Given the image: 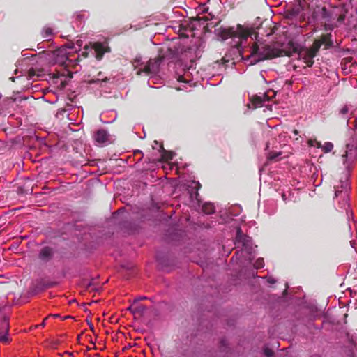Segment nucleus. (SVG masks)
Returning a JSON list of instances; mask_svg holds the SVG:
<instances>
[{
    "instance_id": "nucleus-9",
    "label": "nucleus",
    "mask_w": 357,
    "mask_h": 357,
    "mask_svg": "<svg viewBox=\"0 0 357 357\" xmlns=\"http://www.w3.org/2000/svg\"><path fill=\"white\" fill-rule=\"evenodd\" d=\"M236 240L238 243H241L243 247H247L250 241V238L244 235L240 228L237 229Z\"/></svg>"
},
{
    "instance_id": "nucleus-26",
    "label": "nucleus",
    "mask_w": 357,
    "mask_h": 357,
    "mask_svg": "<svg viewBox=\"0 0 357 357\" xmlns=\"http://www.w3.org/2000/svg\"><path fill=\"white\" fill-rule=\"evenodd\" d=\"M59 52H63V50H59Z\"/></svg>"
},
{
    "instance_id": "nucleus-14",
    "label": "nucleus",
    "mask_w": 357,
    "mask_h": 357,
    "mask_svg": "<svg viewBox=\"0 0 357 357\" xmlns=\"http://www.w3.org/2000/svg\"><path fill=\"white\" fill-rule=\"evenodd\" d=\"M330 34L325 35L320 40L321 41L324 42L323 44H326L327 47L332 45V42L330 40Z\"/></svg>"
},
{
    "instance_id": "nucleus-23",
    "label": "nucleus",
    "mask_w": 357,
    "mask_h": 357,
    "mask_svg": "<svg viewBox=\"0 0 357 357\" xmlns=\"http://www.w3.org/2000/svg\"><path fill=\"white\" fill-rule=\"evenodd\" d=\"M143 299H146V297H140V298H139V300H143Z\"/></svg>"
},
{
    "instance_id": "nucleus-13",
    "label": "nucleus",
    "mask_w": 357,
    "mask_h": 357,
    "mask_svg": "<svg viewBox=\"0 0 357 357\" xmlns=\"http://www.w3.org/2000/svg\"><path fill=\"white\" fill-rule=\"evenodd\" d=\"M349 110L350 107L348 105H344L340 110V114L342 116V118L347 119Z\"/></svg>"
},
{
    "instance_id": "nucleus-6",
    "label": "nucleus",
    "mask_w": 357,
    "mask_h": 357,
    "mask_svg": "<svg viewBox=\"0 0 357 357\" xmlns=\"http://www.w3.org/2000/svg\"><path fill=\"white\" fill-rule=\"evenodd\" d=\"M323 43L324 42L319 40L314 41L312 47L308 52V59L306 61V63L308 66H312L314 63L313 58L316 56L321 45H323Z\"/></svg>"
},
{
    "instance_id": "nucleus-19",
    "label": "nucleus",
    "mask_w": 357,
    "mask_h": 357,
    "mask_svg": "<svg viewBox=\"0 0 357 357\" xmlns=\"http://www.w3.org/2000/svg\"><path fill=\"white\" fill-rule=\"evenodd\" d=\"M264 352H265V354H266L267 356H268V357L271 356H272V354H273L272 351H271V350H270V349H265V351H264Z\"/></svg>"
},
{
    "instance_id": "nucleus-10",
    "label": "nucleus",
    "mask_w": 357,
    "mask_h": 357,
    "mask_svg": "<svg viewBox=\"0 0 357 357\" xmlns=\"http://www.w3.org/2000/svg\"><path fill=\"white\" fill-rule=\"evenodd\" d=\"M52 254V250L50 248L44 247L39 253V257L43 261H47L51 259Z\"/></svg>"
},
{
    "instance_id": "nucleus-8",
    "label": "nucleus",
    "mask_w": 357,
    "mask_h": 357,
    "mask_svg": "<svg viewBox=\"0 0 357 357\" xmlns=\"http://www.w3.org/2000/svg\"><path fill=\"white\" fill-rule=\"evenodd\" d=\"M108 136L107 132L101 129L95 133L93 138L98 144H104L108 140Z\"/></svg>"
},
{
    "instance_id": "nucleus-21",
    "label": "nucleus",
    "mask_w": 357,
    "mask_h": 357,
    "mask_svg": "<svg viewBox=\"0 0 357 357\" xmlns=\"http://www.w3.org/2000/svg\"><path fill=\"white\" fill-rule=\"evenodd\" d=\"M65 54H66V53H65ZM67 59H68L67 56H66V55H64V56H62V59H61V62H63V63H64V62H65V61H66V60H67Z\"/></svg>"
},
{
    "instance_id": "nucleus-11",
    "label": "nucleus",
    "mask_w": 357,
    "mask_h": 357,
    "mask_svg": "<svg viewBox=\"0 0 357 357\" xmlns=\"http://www.w3.org/2000/svg\"><path fill=\"white\" fill-rule=\"evenodd\" d=\"M8 320L4 318L2 324H1V332H0V341L1 342H6L7 337L6 334L8 331Z\"/></svg>"
},
{
    "instance_id": "nucleus-18",
    "label": "nucleus",
    "mask_w": 357,
    "mask_h": 357,
    "mask_svg": "<svg viewBox=\"0 0 357 357\" xmlns=\"http://www.w3.org/2000/svg\"><path fill=\"white\" fill-rule=\"evenodd\" d=\"M264 260L263 259H259L256 261L255 262V267L256 268H261L264 266Z\"/></svg>"
},
{
    "instance_id": "nucleus-3",
    "label": "nucleus",
    "mask_w": 357,
    "mask_h": 357,
    "mask_svg": "<svg viewBox=\"0 0 357 357\" xmlns=\"http://www.w3.org/2000/svg\"><path fill=\"white\" fill-rule=\"evenodd\" d=\"M220 36L222 40L231 38L234 39L238 38V41L234 45V46L240 51V48L242 46L243 41H245L250 36L251 33L249 29L244 28L243 26L238 25L236 29L234 28H224L220 29Z\"/></svg>"
},
{
    "instance_id": "nucleus-22",
    "label": "nucleus",
    "mask_w": 357,
    "mask_h": 357,
    "mask_svg": "<svg viewBox=\"0 0 357 357\" xmlns=\"http://www.w3.org/2000/svg\"><path fill=\"white\" fill-rule=\"evenodd\" d=\"M309 143H310V146H314V143H312V142L311 140L309 142Z\"/></svg>"
},
{
    "instance_id": "nucleus-15",
    "label": "nucleus",
    "mask_w": 357,
    "mask_h": 357,
    "mask_svg": "<svg viewBox=\"0 0 357 357\" xmlns=\"http://www.w3.org/2000/svg\"><path fill=\"white\" fill-rule=\"evenodd\" d=\"M333 144L331 142H326L322 146V149L325 153H329L332 151Z\"/></svg>"
},
{
    "instance_id": "nucleus-12",
    "label": "nucleus",
    "mask_w": 357,
    "mask_h": 357,
    "mask_svg": "<svg viewBox=\"0 0 357 357\" xmlns=\"http://www.w3.org/2000/svg\"><path fill=\"white\" fill-rule=\"evenodd\" d=\"M202 210L204 213L210 215L215 212V206L213 204L206 203L203 205Z\"/></svg>"
},
{
    "instance_id": "nucleus-17",
    "label": "nucleus",
    "mask_w": 357,
    "mask_h": 357,
    "mask_svg": "<svg viewBox=\"0 0 357 357\" xmlns=\"http://www.w3.org/2000/svg\"><path fill=\"white\" fill-rule=\"evenodd\" d=\"M280 152H278V153H268L267 158L268 160H276V158L280 155Z\"/></svg>"
},
{
    "instance_id": "nucleus-27",
    "label": "nucleus",
    "mask_w": 357,
    "mask_h": 357,
    "mask_svg": "<svg viewBox=\"0 0 357 357\" xmlns=\"http://www.w3.org/2000/svg\"><path fill=\"white\" fill-rule=\"evenodd\" d=\"M195 184H196V185H199V186L200 185L199 183H196Z\"/></svg>"
},
{
    "instance_id": "nucleus-5",
    "label": "nucleus",
    "mask_w": 357,
    "mask_h": 357,
    "mask_svg": "<svg viewBox=\"0 0 357 357\" xmlns=\"http://www.w3.org/2000/svg\"><path fill=\"white\" fill-rule=\"evenodd\" d=\"M162 60V58L150 59L146 65L139 69L137 73L138 75H141L144 73L147 75L157 73L159 70V67Z\"/></svg>"
},
{
    "instance_id": "nucleus-16",
    "label": "nucleus",
    "mask_w": 357,
    "mask_h": 357,
    "mask_svg": "<svg viewBox=\"0 0 357 357\" xmlns=\"http://www.w3.org/2000/svg\"><path fill=\"white\" fill-rule=\"evenodd\" d=\"M43 37L49 40V37L52 35V29L50 27H45L43 29Z\"/></svg>"
},
{
    "instance_id": "nucleus-1",
    "label": "nucleus",
    "mask_w": 357,
    "mask_h": 357,
    "mask_svg": "<svg viewBox=\"0 0 357 357\" xmlns=\"http://www.w3.org/2000/svg\"><path fill=\"white\" fill-rule=\"evenodd\" d=\"M357 160V146L352 144H347L344 154L342 155V162L345 168V172L342 176L340 178L338 184L335 185V197H340L342 200V206L341 208H344L347 210L349 207L348 204V190L349 189V179L350 177V172L353 168V165ZM347 215L348 218L350 215L352 216L353 213L351 211H347Z\"/></svg>"
},
{
    "instance_id": "nucleus-7",
    "label": "nucleus",
    "mask_w": 357,
    "mask_h": 357,
    "mask_svg": "<svg viewBox=\"0 0 357 357\" xmlns=\"http://www.w3.org/2000/svg\"><path fill=\"white\" fill-rule=\"evenodd\" d=\"M93 49L96 52V57L97 59L100 60L102 59L103 54L109 51L108 47L101 43H95L93 44Z\"/></svg>"
},
{
    "instance_id": "nucleus-24",
    "label": "nucleus",
    "mask_w": 357,
    "mask_h": 357,
    "mask_svg": "<svg viewBox=\"0 0 357 357\" xmlns=\"http://www.w3.org/2000/svg\"><path fill=\"white\" fill-rule=\"evenodd\" d=\"M90 328H91V330H93V325H92V324H90Z\"/></svg>"
},
{
    "instance_id": "nucleus-20",
    "label": "nucleus",
    "mask_w": 357,
    "mask_h": 357,
    "mask_svg": "<svg viewBox=\"0 0 357 357\" xmlns=\"http://www.w3.org/2000/svg\"><path fill=\"white\" fill-rule=\"evenodd\" d=\"M268 282L270 283V284H274L275 282V280L273 278H268Z\"/></svg>"
},
{
    "instance_id": "nucleus-4",
    "label": "nucleus",
    "mask_w": 357,
    "mask_h": 357,
    "mask_svg": "<svg viewBox=\"0 0 357 357\" xmlns=\"http://www.w3.org/2000/svg\"><path fill=\"white\" fill-rule=\"evenodd\" d=\"M275 96V93L273 91H268L261 95L253 96L250 98L252 108L266 107L268 109L271 110V105L266 104V102H269L271 98Z\"/></svg>"
},
{
    "instance_id": "nucleus-2",
    "label": "nucleus",
    "mask_w": 357,
    "mask_h": 357,
    "mask_svg": "<svg viewBox=\"0 0 357 357\" xmlns=\"http://www.w3.org/2000/svg\"><path fill=\"white\" fill-rule=\"evenodd\" d=\"M250 54L246 60H250V64L252 65L265 59H270L277 56H284V52L275 47V45L255 43L250 49Z\"/></svg>"
},
{
    "instance_id": "nucleus-25",
    "label": "nucleus",
    "mask_w": 357,
    "mask_h": 357,
    "mask_svg": "<svg viewBox=\"0 0 357 357\" xmlns=\"http://www.w3.org/2000/svg\"><path fill=\"white\" fill-rule=\"evenodd\" d=\"M314 143H315L317 145L319 146V142H314Z\"/></svg>"
}]
</instances>
